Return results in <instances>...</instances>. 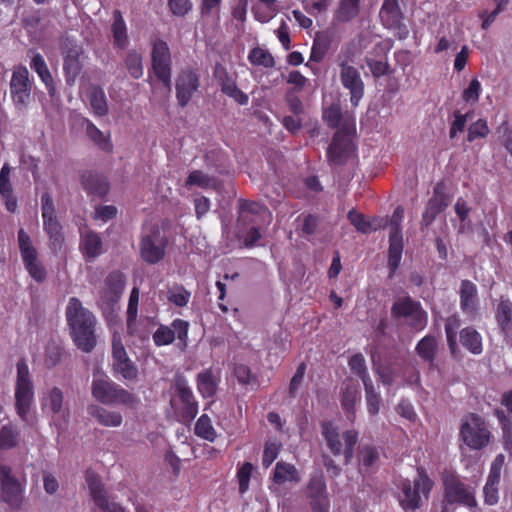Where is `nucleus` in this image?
I'll return each instance as SVG.
<instances>
[{
	"label": "nucleus",
	"mask_w": 512,
	"mask_h": 512,
	"mask_svg": "<svg viewBox=\"0 0 512 512\" xmlns=\"http://www.w3.org/2000/svg\"><path fill=\"white\" fill-rule=\"evenodd\" d=\"M404 243L402 235H389L388 268L392 277L400 266Z\"/></svg>",
	"instance_id": "37"
},
{
	"label": "nucleus",
	"mask_w": 512,
	"mask_h": 512,
	"mask_svg": "<svg viewBox=\"0 0 512 512\" xmlns=\"http://www.w3.org/2000/svg\"><path fill=\"white\" fill-rule=\"evenodd\" d=\"M444 488V501L449 504H459L470 509L477 507L475 491L451 472H446L442 477Z\"/></svg>",
	"instance_id": "11"
},
{
	"label": "nucleus",
	"mask_w": 512,
	"mask_h": 512,
	"mask_svg": "<svg viewBox=\"0 0 512 512\" xmlns=\"http://www.w3.org/2000/svg\"><path fill=\"white\" fill-rule=\"evenodd\" d=\"M212 178L201 170H193L189 173L185 181L186 187L198 186L207 189L212 185Z\"/></svg>",
	"instance_id": "59"
},
{
	"label": "nucleus",
	"mask_w": 512,
	"mask_h": 512,
	"mask_svg": "<svg viewBox=\"0 0 512 512\" xmlns=\"http://www.w3.org/2000/svg\"><path fill=\"white\" fill-rule=\"evenodd\" d=\"M31 69L37 73L41 81L44 83L48 93L53 95L55 92V86L51 72L40 53H36L30 62Z\"/></svg>",
	"instance_id": "39"
},
{
	"label": "nucleus",
	"mask_w": 512,
	"mask_h": 512,
	"mask_svg": "<svg viewBox=\"0 0 512 512\" xmlns=\"http://www.w3.org/2000/svg\"><path fill=\"white\" fill-rule=\"evenodd\" d=\"M449 205V197L444 192L442 184L438 183L433 189V195L428 200L421 219V229L429 227L435 218Z\"/></svg>",
	"instance_id": "22"
},
{
	"label": "nucleus",
	"mask_w": 512,
	"mask_h": 512,
	"mask_svg": "<svg viewBox=\"0 0 512 512\" xmlns=\"http://www.w3.org/2000/svg\"><path fill=\"white\" fill-rule=\"evenodd\" d=\"M91 393L95 400L105 405H122L136 409L140 399L109 378H98L92 381Z\"/></svg>",
	"instance_id": "3"
},
{
	"label": "nucleus",
	"mask_w": 512,
	"mask_h": 512,
	"mask_svg": "<svg viewBox=\"0 0 512 512\" xmlns=\"http://www.w3.org/2000/svg\"><path fill=\"white\" fill-rule=\"evenodd\" d=\"M296 222H298L296 230L300 235L311 236L317 230L319 218L315 214L302 213L297 217Z\"/></svg>",
	"instance_id": "50"
},
{
	"label": "nucleus",
	"mask_w": 512,
	"mask_h": 512,
	"mask_svg": "<svg viewBox=\"0 0 512 512\" xmlns=\"http://www.w3.org/2000/svg\"><path fill=\"white\" fill-rule=\"evenodd\" d=\"M90 105L96 116H105L108 114V104L105 93L102 88L93 87L89 94Z\"/></svg>",
	"instance_id": "49"
},
{
	"label": "nucleus",
	"mask_w": 512,
	"mask_h": 512,
	"mask_svg": "<svg viewBox=\"0 0 512 512\" xmlns=\"http://www.w3.org/2000/svg\"><path fill=\"white\" fill-rule=\"evenodd\" d=\"M126 285V276L120 270H113L104 279L100 292L101 302L112 309L120 300Z\"/></svg>",
	"instance_id": "19"
},
{
	"label": "nucleus",
	"mask_w": 512,
	"mask_h": 512,
	"mask_svg": "<svg viewBox=\"0 0 512 512\" xmlns=\"http://www.w3.org/2000/svg\"><path fill=\"white\" fill-rule=\"evenodd\" d=\"M459 297L461 310L465 314H475L479 302L477 286L468 279L462 280Z\"/></svg>",
	"instance_id": "26"
},
{
	"label": "nucleus",
	"mask_w": 512,
	"mask_h": 512,
	"mask_svg": "<svg viewBox=\"0 0 512 512\" xmlns=\"http://www.w3.org/2000/svg\"><path fill=\"white\" fill-rule=\"evenodd\" d=\"M114 44L119 48H125L128 44L126 23L120 10L113 11V23L111 26Z\"/></svg>",
	"instance_id": "41"
},
{
	"label": "nucleus",
	"mask_w": 512,
	"mask_h": 512,
	"mask_svg": "<svg viewBox=\"0 0 512 512\" xmlns=\"http://www.w3.org/2000/svg\"><path fill=\"white\" fill-rule=\"evenodd\" d=\"M359 399V390L356 385L348 383L341 393V406L346 414V418L353 422L356 413V403Z\"/></svg>",
	"instance_id": "38"
},
{
	"label": "nucleus",
	"mask_w": 512,
	"mask_h": 512,
	"mask_svg": "<svg viewBox=\"0 0 512 512\" xmlns=\"http://www.w3.org/2000/svg\"><path fill=\"white\" fill-rule=\"evenodd\" d=\"M24 489L13 475L9 465H0V498L11 509H19L23 502Z\"/></svg>",
	"instance_id": "16"
},
{
	"label": "nucleus",
	"mask_w": 512,
	"mask_h": 512,
	"mask_svg": "<svg viewBox=\"0 0 512 512\" xmlns=\"http://www.w3.org/2000/svg\"><path fill=\"white\" fill-rule=\"evenodd\" d=\"M200 87V76L192 68L182 69L175 83L176 98L180 107H185L191 101L194 93Z\"/></svg>",
	"instance_id": "18"
},
{
	"label": "nucleus",
	"mask_w": 512,
	"mask_h": 512,
	"mask_svg": "<svg viewBox=\"0 0 512 512\" xmlns=\"http://www.w3.org/2000/svg\"><path fill=\"white\" fill-rule=\"evenodd\" d=\"M125 65L129 74L134 79H139L143 76L142 56L136 50H131L127 53Z\"/></svg>",
	"instance_id": "53"
},
{
	"label": "nucleus",
	"mask_w": 512,
	"mask_h": 512,
	"mask_svg": "<svg viewBox=\"0 0 512 512\" xmlns=\"http://www.w3.org/2000/svg\"><path fill=\"white\" fill-rule=\"evenodd\" d=\"M416 353L425 362L433 363L437 353V341L434 336L426 335L416 345Z\"/></svg>",
	"instance_id": "44"
},
{
	"label": "nucleus",
	"mask_w": 512,
	"mask_h": 512,
	"mask_svg": "<svg viewBox=\"0 0 512 512\" xmlns=\"http://www.w3.org/2000/svg\"><path fill=\"white\" fill-rule=\"evenodd\" d=\"M87 136L93 141L101 150L105 152H112L113 145L109 137L99 130L92 122L88 121L86 126Z\"/></svg>",
	"instance_id": "52"
},
{
	"label": "nucleus",
	"mask_w": 512,
	"mask_h": 512,
	"mask_svg": "<svg viewBox=\"0 0 512 512\" xmlns=\"http://www.w3.org/2000/svg\"><path fill=\"white\" fill-rule=\"evenodd\" d=\"M490 133L487 121L485 119H478L471 123L468 127L467 141L473 142L477 138H485Z\"/></svg>",
	"instance_id": "61"
},
{
	"label": "nucleus",
	"mask_w": 512,
	"mask_h": 512,
	"mask_svg": "<svg viewBox=\"0 0 512 512\" xmlns=\"http://www.w3.org/2000/svg\"><path fill=\"white\" fill-rule=\"evenodd\" d=\"M41 213L43 229L49 238V248L54 254H57L64 244V234L62 225L56 216L53 198L48 192L41 195Z\"/></svg>",
	"instance_id": "9"
},
{
	"label": "nucleus",
	"mask_w": 512,
	"mask_h": 512,
	"mask_svg": "<svg viewBox=\"0 0 512 512\" xmlns=\"http://www.w3.org/2000/svg\"><path fill=\"white\" fill-rule=\"evenodd\" d=\"M307 495L313 512H328L329 500L323 474L311 477L307 486Z\"/></svg>",
	"instance_id": "23"
},
{
	"label": "nucleus",
	"mask_w": 512,
	"mask_h": 512,
	"mask_svg": "<svg viewBox=\"0 0 512 512\" xmlns=\"http://www.w3.org/2000/svg\"><path fill=\"white\" fill-rule=\"evenodd\" d=\"M151 65L157 80L171 89L172 58L167 42L162 39H157L153 43Z\"/></svg>",
	"instance_id": "13"
},
{
	"label": "nucleus",
	"mask_w": 512,
	"mask_h": 512,
	"mask_svg": "<svg viewBox=\"0 0 512 512\" xmlns=\"http://www.w3.org/2000/svg\"><path fill=\"white\" fill-rule=\"evenodd\" d=\"M461 345L473 355H479L483 352L482 336L473 327L468 326L459 332Z\"/></svg>",
	"instance_id": "35"
},
{
	"label": "nucleus",
	"mask_w": 512,
	"mask_h": 512,
	"mask_svg": "<svg viewBox=\"0 0 512 512\" xmlns=\"http://www.w3.org/2000/svg\"><path fill=\"white\" fill-rule=\"evenodd\" d=\"M460 326L461 319L458 314H453L444 320L446 341L452 355L458 351L457 334Z\"/></svg>",
	"instance_id": "42"
},
{
	"label": "nucleus",
	"mask_w": 512,
	"mask_h": 512,
	"mask_svg": "<svg viewBox=\"0 0 512 512\" xmlns=\"http://www.w3.org/2000/svg\"><path fill=\"white\" fill-rule=\"evenodd\" d=\"M17 241L22 262L28 274L36 282H44L47 276L46 269L39 260L38 251L34 247L31 237L23 228L17 232Z\"/></svg>",
	"instance_id": "12"
},
{
	"label": "nucleus",
	"mask_w": 512,
	"mask_h": 512,
	"mask_svg": "<svg viewBox=\"0 0 512 512\" xmlns=\"http://www.w3.org/2000/svg\"><path fill=\"white\" fill-rule=\"evenodd\" d=\"M169 246L166 232L158 225L144 226L139 238V255L143 262L155 265L161 262Z\"/></svg>",
	"instance_id": "2"
},
{
	"label": "nucleus",
	"mask_w": 512,
	"mask_h": 512,
	"mask_svg": "<svg viewBox=\"0 0 512 512\" xmlns=\"http://www.w3.org/2000/svg\"><path fill=\"white\" fill-rule=\"evenodd\" d=\"M321 434L326 441L327 447L334 456L343 453L344 464L347 465L354 457V449L358 442L359 433L356 430H347L342 434L344 448L341 442V435L338 428L331 421L321 423Z\"/></svg>",
	"instance_id": "7"
},
{
	"label": "nucleus",
	"mask_w": 512,
	"mask_h": 512,
	"mask_svg": "<svg viewBox=\"0 0 512 512\" xmlns=\"http://www.w3.org/2000/svg\"><path fill=\"white\" fill-rule=\"evenodd\" d=\"M347 218L360 233L367 234L376 230V227L372 226L371 222L365 217V215L357 212L355 209L348 212Z\"/></svg>",
	"instance_id": "54"
},
{
	"label": "nucleus",
	"mask_w": 512,
	"mask_h": 512,
	"mask_svg": "<svg viewBox=\"0 0 512 512\" xmlns=\"http://www.w3.org/2000/svg\"><path fill=\"white\" fill-rule=\"evenodd\" d=\"M15 409L20 419L29 424V414L34 403V385L30 377L28 364L24 358L16 364Z\"/></svg>",
	"instance_id": "4"
},
{
	"label": "nucleus",
	"mask_w": 512,
	"mask_h": 512,
	"mask_svg": "<svg viewBox=\"0 0 512 512\" xmlns=\"http://www.w3.org/2000/svg\"><path fill=\"white\" fill-rule=\"evenodd\" d=\"M81 183L84 190L89 195L104 197L109 191V183L103 175L91 171L85 172L81 176Z\"/></svg>",
	"instance_id": "28"
},
{
	"label": "nucleus",
	"mask_w": 512,
	"mask_h": 512,
	"mask_svg": "<svg viewBox=\"0 0 512 512\" xmlns=\"http://www.w3.org/2000/svg\"><path fill=\"white\" fill-rule=\"evenodd\" d=\"M355 131V124L345 121L335 132L327 150V157L331 163L343 165L352 156L356 148L353 142Z\"/></svg>",
	"instance_id": "8"
},
{
	"label": "nucleus",
	"mask_w": 512,
	"mask_h": 512,
	"mask_svg": "<svg viewBox=\"0 0 512 512\" xmlns=\"http://www.w3.org/2000/svg\"><path fill=\"white\" fill-rule=\"evenodd\" d=\"M390 47L391 45L386 46L383 42L377 43L365 56V63L376 79L391 74V67L386 57Z\"/></svg>",
	"instance_id": "24"
},
{
	"label": "nucleus",
	"mask_w": 512,
	"mask_h": 512,
	"mask_svg": "<svg viewBox=\"0 0 512 512\" xmlns=\"http://www.w3.org/2000/svg\"><path fill=\"white\" fill-rule=\"evenodd\" d=\"M153 342L157 347L167 346L174 342L175 331L167 325H159L156 331L153 333Z\"/></svg>",
	"instance_id": "56"
},
{
	"label": "nucleus",
	"mask_w": 512,
	"mask_h": 512,
	"mask_svg": "<svg viewBox=\"0 0 512 512\" xmlns=\"http://www.w3.org/2000/svg\"><path fill=\"white\" fill-rule=\"evenodd\" d=\"M11 173L12 167L8 163H4L0 170V198L5 209L14 213L17 210L18 201L14 194Z\"/></svg>",
	"instance_id": "25"
},
{
	"label": "nucleus",
	"mask_w": 512,
	"mask_h": 512,
	"mask_svg": "<svg viewBox=\"0 0 512 512\" xmlns=\"http://www.w3.org/2000/svg\"><path fill=\"white\" fill-rule=\"evenodd\" d=\"M139 288L133 287L131 290L128 306H127V312H126V325H127V332L129 334H133L135 326H136V320L138 315V303H139Z\"/></svg>",
	"instance_id": "47"
},
{
	"label": "nucleus",
	"mask_w": 512,
	"mask_h": 512,
	"mask_svg": "<svg viewBox=\"0 0 512 512\" xmlns=\"http://www.w3.org/2000/svg\"><path fill=\"white\" fill-rule=\"evenodd\" d=\"M500 143L512 155V128L507 120L503 121L496 130Z\"/></svg>",
	"instance_id": "64"
},
{
	"label": "nucleus",
	"mask_w": 512,
	"mask_h": 512,
	"mask_svg": "<svg viewBox=\"0 0 512 512\" xmlns=\"http://www.w3.org/2000/svg\"><path fill=\"white\" fill-rule=\"evenodd\" d=\"M64 395L60 388L53 387L44 394L43 408L48 407L54 415H58L63 410Z\"/></svg>",
	"instance_id": "48"
},
{
	"label": "nucleus",
	"mask_w": 512,
	"mask_h": 512,
	"mask_svg": "<svg viewBox=\"0 0 512 512\" xmlns=\"http://www.w3.org/2000/svg\"><path fill=\"white\" fill-rule=\"evenodd\" d=\"M80 250L86 260H93L103 253V242L98 233L88 231L80 242Z\"/></svg>",
	"instance_id": "32"
},
{
	"label": "nucleus",
	"mask_w": 512,
	"mask_h": 512,
	"mask_svg": "<svg viewBox=\"0 0 512 512\" xmlns=\"http://www.w3.org/2000/svg\"><path fill=\"white\" fill-rule=\"evenodd\" d=\"M219 379L212 369L208 368L198 373L196 378L197 389L204 398L215 396Z\"/></svg>",
	"instance_id": "34"
},
{
	"label": "nucleus",
	"mask_w": 512,
	"mask_h": 512,
	"mask_svg": "<svg viewBox=\"0 0 512 512\" xmlns=\"http://www.w3.org/2000/svg\"><path fill=\"white\" fill-rule=\"evenodd\" d=\"M281 449V444L278 442L268 441L265 443L262 465L264 468H268L278 457Z\"/></svg>",
	"instance_id": "63"
},
{
	"label": "nucleus",
	"mask_w": 512,
	"mask_h": 512,
	"mask_svg": "<svg viewBox=\"0 0 512 512\" xmlns=\"http://www.w3.org/2000/svg\"><path fill=\"white\" fill-rule=\"evenodd\" d=\"M113 370L126 380H135L138 375V369L130 359L116 362L113 364Z\"/></svg>",
	"instance_id": "60"
},
{
	"label": "nucleus",
	"mask_w": 512,
	"mask_h": 512,
	"mask_svg": "<svg viewBox=\"0 0 512 512\" xmlns=\"http://www.w3.org/2000/svg\"><path fill=\"white\" fill-rule=\"evenodd\" d=\"M85 480L94 504L102 512H126L125 507L108 494L99 475L91 470H87Z\"/></svg>",
	"instance_id": "15"
},
{
	"label": "nucleus",
	"mask_w": 512,
	"mask_h": 512,
	"mask_svg": "<svg viewBox=\"0 0 512 512\" xmlns=\"http://www.w3.org/2000/svg\"><path fill=\"white\" fill-rule=\"evenodd\" d=\"M421 307V303L413 300L410 296L399 298L391 307V314L395 318H409L417 309Z\"/></svg>",
	"instance_id": "43"
},
{
	"label": "nucleus",
	"mask_w": 512,
	"mask_h": 512,
	"mask_svg": "<svg viewBox=\"0 0 512 512\" xmlns=\"http://www.w3.org/2000/svg\"><path fill=\"white\" fill-rule=\"evenodd\" d=\"M379 461V452L374 445H362L358 449L359 472L370 474Z\"/></svg>",
	"instance_id": "36"
},
{
	"label": "nucleus",
	"mask_w": 512,
	"mask_h": 512,
	"mask_svg": "<svg viewBox=\"0 0 512 512\" xmlns=\"http://www.w3.org/2000/svg\"><path fill=\"white\" fill-rule=\"evenodd\" d=\"M88 413L102 426L119 427L123 422L121 413L109 411L98 405H90Z\"/></svg>",
	"instance_id": "33"
},
{
	"label": "nucleus",
	"mask_w": 512,
	"mask_h": 512,
	"mask_svg": "<svg viewBox=\"0 0 512 512\" xmlns=\"http://www.w3.org/2000/svg\"><path fill=\"white\" fill-rule=\"evenodd\" d=\"M233 374L241 385H250L257 383V376L252 373L250 367L243 363H236L233 368Z\"/></svg>",
	"instance_id": "57"
},
{
	"label": "nucleus",
	"mask_w": 512,
	"mask_h": 512,
	"mask_svg": "<svg viewBox=\"0 0 512 512\" xmlns=\"http://www.w3.org/2000/svg\"><path fill=\"white\" fill-rule=\"evenodd\" d=\"M66 320L76 347L85 353L91 352L96 346V318L93 313L84 308L78 298L71 297L66 307Z\"/></svg>",
	"instance_id": "1"
},
{
	"label": "nucleus",
	"mask_w": 512,
	"mask_h": 512,
	"mask_svg": "<svg viewBox=\"0 0 512 512\" xmlns=\"http://www.w3.org/2000/svg\"><path fill=\"white\" fill-rule=\"evenodd\" d=\"M82 50L78 46H73L67 49L63 59V71L67 84H73L75 79L80 74L82 65L80 62V55Z\"/></svg>",
	"instance_id": "27"
},
{
	"label": "nucleus",
	"mask_w": 512,
	"mask_h": 512,
	"mask_svg": "<svg viewBox=\"0 0 512 512\" xmlns=\"http://www.w3.org/2000/svg\"><path fill=\"white\" fill-rule=\"evenodd\" d=\"M340 81L343 87L350 92V102L353 107L359 105L364 96L365 85L360 72L353 65H343L340 68Z\"/></svg>",
	"instance_id": "21"
},
{
	"label": "nucleus",
	"mask_w": 512,
	"mask_h": 512,
	"mask_svg": "<svg viewBox=\"0 0 512 512\" xmlns=\"http://www.w3.org/2000/svg\"><path fill=\"white\" fill-rule=\"evenodd\" d=\"M322 119L330 129L339 130L345 121L355 124L352 116L343 113L339 102H334L323 108Z\"/></svg>",
	"instance_id": "30"
},
{
	"label": "nucleus",
	"mask_w": 512,
	"mask_h": 512,
	"mask_svg": "<svg viewBox=\"0 0 512 512\" xmlns=\"http://www.w3.org/2000/svg\"><path fill=\"white\" fill-rule=\"evenodd\" d=\"M20 430L12 425H3L0 429V450H10L19 444Z\"/></svg>",
	"instance_id": "46"
},
{
	"label": "nucleus",
	"mask_w": 512,
	"mask_h": 512,
	"mask_svg": "<svg viewBox=\"0 0 512 512\" xmlns=\"http://www.w3.org/2000/svg\"><path fill=\"white\" fill-rule=\"evenodd\" d=\"M491 433L485 420L476 413H470L462 419L460 437L471 449L479 450L490 442Z\"/></svg>",
	"instance_id": "10"
},
{
	"label": "nucleus",
	"mask_w": 512,
	"mask_h": 512,
	"mask_svg": "<svg viewBox=\"0 0 512 512\" xmlns=\"http://www.w3.org/2000/svg\"><path fill=\"white\" fill-rule=\"evenodd\" d=\"M272 480L275 484L281 485L285 482H299L300 478L294 465L280 461L275 465Z\"/></svg>",
	"instance_id": "40"
},
{
	"label": "nucleus",
	"mask_w": 512,
	"mask_h": 512,
	"mask_svg": "<svg viewBox=\"0 0 512 512\" xmlns=\"http://www.w3.org/2000/svg\"><path fill=\"white\" fill-rule=\"evenodd\" d=\"M496 2V8L491 11H482L479 13V17L482 19L481 28L483 30H487L492 23L495 21L496 17L506 8L509 3V0H494Z\"/></svg>",
	"instance_id": "58"
},
{
	"label": "nucleus",
	"mask_w": 512,
	"mask_h": 512,
	"mask_svg": "<svg viewBox=\"0 0 512 512\" xmlns=\"http://www.w3.org/2000/svg\"><path fill=\"white\" fill-rule=\"evenodd\" d=\"M361 0H339L333 11L332 20L335 24H345L358 17Z\"/></svg>",
	"instance_id": "29"
},
{
	"label": "nucleus",
	"mask_w": 512,
	"mask_h": 512,
	"mask_svg": "<svg viewBox=\"0 0 512 512\" xmlns=\"http://www.w3.org/2000/svg\"><path fill=\"white\" fill-rule=\"evenodd\" d=\"M213 76L223 94L234 99L240 105L248 104L249 96L238 88L236 80L229 74L225 66L217 62L213 69Z\"/></svg>",
	"instance_id": "20"
},
{
	"label": "nucleus",
	"mask_w": 512,
	"mask_h": 512,
	"mask_svg": "<svg viewBox=\"0 0 512 512\" xmlns=\"http://www.w3.org/2000/svg\"><path fill=\"white\" fill-rule=\"evenodd\" d=\"M433 481L424 468L417 469V477L411 482L409 479L401 481L399 486L401 497L399 503L405 511H415L421 506V497L429 498L433 488Z\"/></svg>",
	"instance_id": "5"
},
{
	"label": "nucleus",
	"mask_w": 512,
	"mask_h": 512,
	"mask_svg": "<svg viewBox=\"0 0 512 512\" xmlns=\"http://www.w3.org/2000/svg\"><path fill=\"white\" fill-rule=\"evenodd\" d=\"M379 17L382 25L394 31L395 37L405 40L409 36V30L403 23V13L398 0H383Z\"/></svg>",
	"instance_id": "17"
},
{
	"label": "nucleus",
	"mask_w": 512,
	"mask_h": 512,
	"mask_svg": "<svg viewBox=\"0 0 512 512\" xmlns=\"http://www.w3.org/2000/svg\"><path fill=\"white\" fill-rule=\"evenodd\" d=\"M495 319L501 332L506 337L512 336V302L508 298H500L495 311Z\"/></svg>",
	"instance_id": "31"
},
{
	"label": "nucleus",
	"mask_w": 512,
	"mask_h": 512,
	"mask_svg": "<svg viewBox=\"0 0 512 512\" xmlns=\"http://www.w3.org/2000/svg\"><path fill=\"white\" fill-rule=\"evenodd\" d=\"M248 60L255 66L265 68H273L275 66V60L272 54L261 47L251 49L248 54Z\"/></svg>",
	"instance_id": "51"
},
{
	"label": "nucleus",
	"mask_w": 512,
	"mask_h": 512,
	"mask_svg": "<svg viewBox=\"0 0 512 512\" xmlns=\"http://www.w3.org/2000/svg\"><path fill=\"white\" fill-rule=\"evenodd\" d=\"M194 433L197 437L209 442H214L217 432L207 414H202L195 423Z\"/></svg>",
	"instance_id": "45"
},
{
	"label": "nucleus",
	"mask_w": 512,
	"mask_h": 512,
	"mask_svg": "<svg viewBox=\"0 0 512 512\" xmlns=\"http://www.w3.org/2000/svg\"><path fill=\"white\" fill-rule=\"evenodd\" d=\"M482 86L477 78H473L467 88L463 90L462 99L466 103L475 104L479 101Z\"/></svg>",
	"instance_id": "62"
},
{
	"label": "nucleus",
	"mask_w": 512,
	"mask_h": 512,
	"mask_svg": "<svg viewBox=\"0 0 512 512\" xmlns=\"http://www.w3.org/2000/svg\"><path fill=\"white\" fill-rule=\"evenodd\" d=\"M172 388L174 389V394L170 404L175 415L182 422L190 423L197 416L199 406L192 389L188 385L187 379L183 375L177 374Z\"/></svg>",
	"instance_id": "6"
},
{
	"label": "nucleus",
	"mask_w": 512,
	"mask_h": 512,
	"mask_svg": "<svg viewBox=\"0 0 512 512\" xmlns=\"http://www.w3.org/2000/svg\"><path fill=\"white\" fill-rule=\"evenodd\" d=\"M191 293L182 285L168 290L167 299L177 307H184L189 303Z\"/></svg>",
	"instance_id": "55"
},
{
	"label": "nucleus",
	"mask_w": 512,
	"mask_h": 512,
	"mask_svg": "<svg viewBox=\"0 0 512 512\" xmlns=\"http://www.w3.org/2000/svg\"><path fill=\"white\" fill-rule=\"evenodd\" d=\"M28 69L23 65H17L13 68L10 79V96L17 109L27 107L31 94L33 82L30 80Z\"/></svg>",
	"instance_id": "14"
}]
</instances>
